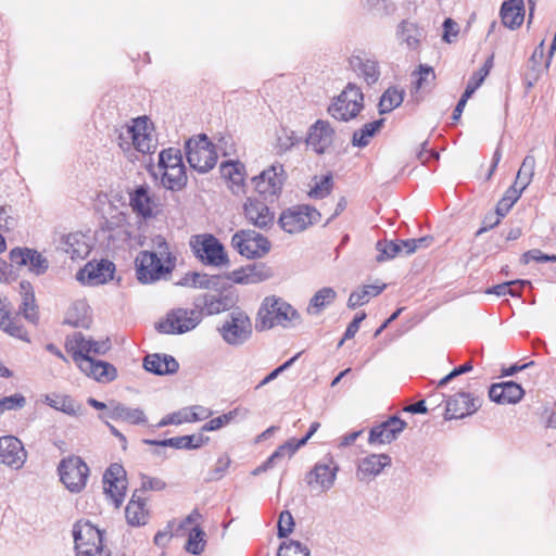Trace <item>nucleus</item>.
Here are the masks:
<instances>
[{"instance_id": "64", "label": "nucleus", "mask_w": 556, "mask_h": 556, "mask_svg": "<svg viewBox=\"0 0 556 556\" xmlns=\"http://www.w3.org/2000/svg\"><path fill=\"white\" fill-rule=\"evenodd\" d=\"M434 79V72L431 66L420 65L418 72V78L415 81L416 90L420 89L425 84H428L429 80Z\"/></svg>"}, {"instance_id": "31", "label": "nucleus", "mask_w": 556, "mask_h": 556, "mask_svg": "<svg viewBox=\"0 0 556 556\" xmlns=\"http://www.w3.org/2000/svg\"><path fill=\"white\" fill-rule=\"evenodd\" d=\"M20 294L22 303L20 313L28 321L36 324L38 321V306L36 304L35 292L29 281L23 280L20 282Z\"/></svg>"}, {"instance_id": "23", "label": "nucleus", "mask_w": 556, "mask_h": 556, "mask_svg": "<svg viewBox=\"0 0 556 556\" xmlns=\"http://www.w3.org/2000/svg\"><path fill=\"white\" fill-rule=\"evenodd\" d=\"M395 36L400 45H404L409 50H417L426 34L418 24L409 20H403L396 27Z\"/></svg>"}, {"instance_id": "33", "label": "nucleus", "mask_w": 556, "mask_h": 556, "mask_svg": "<svg viewBox=\"0 0 556 556\" xmlns=\"http://www.w3.org/2000/svg\"><path fill=\"white\" fill-rule=\"evenodd\" d=\"M143 367L155 375H168L175 374L179 365L170 355L152 354L144 357Z\"/></svg>"}, {"instance_id": "2", "label": "nucleus", "mask_w": 556, "mask_h": 556, "mask_svg": "<svg viewBox=\"0 0 556 556\" xmlns=\"http://www.w3.org/2000/svg\"><path fill=\"white\" fill-rule=\"evenodd\" d=\"M116 142L129 159L134 157V151L149 154L153 153L156 147L152 128L147 117L135 118L131 124L116 129Z\"/></svg>"}, {"instance_id": "11", "label": "nucleus", "mask_w": 556, "mask_h": 556, "mask_svg": "<svg viewBox=\"0 0 556 556\" xmlns=\"http://www.w3.org/2000/svg\"><path fill=\"white\" fill-rule=\"evenodd\" d=\"M286 173L282 164L275 163L253 178L255 190L264 200L274 201L282 190Z\"/></svg>"}, {"instance_id": "62", "label": "nucleus", "mask_w": 556, "mask_h": 556, "mask_svg": "<svg viewBox=\"0 0 556 556\" xmlns=\"http://www.w3.org/2000/svg\"><path fill=\"white\" fill-rule=\"evenodd\" d=\"M212 415V412L208 408L197 405L191 408L189 413H186L184 416V420L186 422L198 421L208 418Z\"/></svg>"}, {"instance_id": "19", "label": "nucleus", "mask_w": 556, "mask_h": 556, "mask_svg": "<svg viewBox=\"0 0 556 556\" xmlns=\"http://www.w3.org/2000/svg\"><path fill=\"white\" fill-rule=\"evenodd\" d=\"M114 268V264L106 260L97 263L89 262L77 273L76 277L84 285L99 286L112 279Z\"/></svg>"}, {"instance_id": "43", "label": "nucleus", "mask_w": 556, "mask_h": 556, "mask_svg": "<svg viewBox=\"0 0 556 556\" xmlns=\"http://www.w3.org/2000/svg\"><path fill=\"white\" fill-rule=\"evenodd\" d=\"M384 119H377L371 123L365 124L362 128L353 134L352 144L354 147L364 148L368 146L370 139L380 130Z\"/></svg>"}, {"instance_id": "40", "label": "nucleus", "mask_w": 556, "mask_h": 556, "mask_svg": "<svg viewBox=\"0 0 556 556\" xmlns=\"http://www.w3.org/2000/svg\"><path fill=\"white\" fill-rule=\"evenodd\" d=\"M336 296L337 292L332 288H321L311 299L309 304L307 306V313L309 315H318L321 311H324L336 300Z\"/></svg>"}, {"instance_id": "17", "label": "nucleus", "mask_w": 556, "mask_h": 556, "mask_svg": "<svg viewBox=\"0 0 556 556\" xmlns=\"http://www.w3.org/2000/svg\"><path fill=\"white\" fill-rule=\"evenodd\" d=\"M481 406V399L467 392H458L446 402L445 418L459 419L472 415Z\"/></svg>"}, {"instance_id": "25", "label": "nucleus", "mask_w": 556, "mask_h": 556, "mask_svg": "<svg viewBox=\"0 0 556 556\" xmlns=\"http://www.w3.org/2000/svg\"><path fill=\"white\" fill-rule=\"evenodd\" d=\"M58 249L68 254L71 258H85L90 252V247L81 232L62 235Z\"/></svg>"}, {"instance_id": "9", "label": "nucleus", "mask_w": 556, "mask_h": 556, "mask_svg": "<svg viewBox=\"0 0 556 556\" xmlns=\"http://www.w3.org/2000/svg\"><path fill=\"white\" fill-rule=\"evenodd\" d=\"M222 338L229 345H242L252 336L249 316L241 311H233L218 329Z\"/></svg>"}, {"instance_id": "32", "label": "nucleus", "mask_w": 556, "mask_h": 556, "mask_svg": "<svg viewBox=\"0 0 556 556\" xmlns=\"http://www.w3.org/2000/svg\"><path fill=\"white\" fill-rule=\"evenodd\" d=\"M391 465V457L387 454H371L363 458L358 464L357 475L359 479L378 476L383 468Z\"/></svg>"}, {"instance_id": "63", "label": "nucleus", "mask_w": 556, "mask_h": 556, "mask_svg": "<svg viewBox=\"0 0 556 556\" xmlns=\"http://www.w3.org/2000/svg\"><path fill=\"white\" fill-rule=\"evenodd\" d=\"M230 465V458L227 455L220 456L214 468L210 472V480H219Z\"/></svg>"}, {"instance_id": "38", "label": "nucleus", "mask_w": 556, "mask_h": 556, "mask_svg": "<svg viewBox=\"0 0 556 556\" xmlns=\"http://www.w3.org/2000/svg\"><path fill=\"white\" fill-rule=\"evenodd\" d=\"M218 276L210 277L201 273H187L176 285L181 287H191L199 289H213L218 285Z\"/></svg>"}, {"instance_id": "48", "label": "nucleus", "mask_w": 556, "mask_h": 556, "mask_svg": "<svg viewBox=\"0 0 556 556\" xmlns=\"http://www.w3.org/2000/svg\"><path fill=\"white\" fill-rule=\"evenodd\" d=\"M205 533L199 527H194L190 532L186 545V549L193 554L199 555L204 551Z\"/></svg>"}, {"instance_id": "56", "label": "nucleus", "mask_w": 556, "mask_h": 556, "mask_svg": "<svg viewBox=\"0 0 556 556\" xmlns=\"http://www.w3.org/2000/svg\"><path fill=\"white\" fill-rule=\"evenodd\" d=\"M237 415V410H230L226 414H223L216 418L211 419L203 427V431H215L220 429L222 427L228 425Z\"/></svg>"}, {"instance_id": "50", "label": "nucleus", "mask_w": 556, "mask_h": 556, "mask_svg": "<svg viewBox=\"0 0 556 556\" xmlns=\"http://www.w3.org/2000/svg\"><path fill=\"white\" fill-rule=\"evenodd\" d=\"M299 137L293 130L283 128L277 135L276 150L277 153L282 154L290 150L293 146L299 142Z\"/></svg>"}, {"instance_id": "36", "label": "nucleus", "mask_w": 556, "mask_h": 556, "mask_svg": "<svg viewBox=\"0 0 556 556\" xmlns=\"http://www.w3.org/2000/svg\"><path fill=\"white\" fill-rule=\"evenodd\" d=\"M350 65L368 85L375 84L380 76L378 64L374 60L356 55L351 58Z\"/></svg>"}, {"instance_id": "44", "label": "nucleus", "mask_w": 556, "mask_h": 556, "mask_svg": "<svg viewBox=\"0 0 556 556\" xmlns=\"http://www.w3.org/2000/svg\"><path fill=\"white\" fill-rule=\"evenodd\" d=\"M384 288H386V285L365 286L362 289L356 290L350 294V298L348 300V306L351 308L362 306V305L366 304L371 296H376V295L380 294Z\"/></svg>"}, {"instance_id": "15", "label": "nucleus", "mask_w": 556, "mask_h": 556, "mask_svg": "<svg viewBox=\"0 0 556 556\" xmlns=\"http://www.w3.org/2000/svg\"><path fill=\"white\" fill-rule=\"evenodd\" d=\"M103 489L109 495L115 507H118L125 497L126 491V471L119 464H112L103 475Z\"/></svg>"}, {"instance_id": "7", "label": "nucleus", "mask_w": 556, "mask_h": 556, "mask_svg": "<svg viewBox=\"0 0 556 556\" xmlns=\"http://www.w3.org/2000/svg\"><path fill=\"white\" fill-rule=\"evenodd\" d=\"M60 479L72 493H79L87 484L89 467L79 456H70L58 466Z\"/></svg>"}, {"instance_id": "1", "label": "nucleus", "mask_w": 556, "mask_h": 556, "mask_svg": "<svg viewBox=\"0 0 556 556\" xmlns=\"http://www.w3.org/2000/svg\"><path fill=\"white\" fill-rule=\"evenodd\" d=\"M154 251H141L136 257V275L141 283L167 279L176 266V256L163 237L154 239Z\"/></svg>"}, {"instance_id": "55", "label": "nucleus", "mask_w": 556, "mask_h": 556, "mask_svg": "<svg viewBox=\"0 0 556 556\" xmlns=\"http://www.w3.org/2000/svg\"><path fill=\"white\" fill-rule=\"evenodd\" d=\"M203 307L206 309L207 314L213 315L225 311L227 303L226 300L215 294H207L203 298Z\"/></svg>"}, {"instance_id": "28", "label": "nucleus", "mask_w": 556, "mask_h": 556, "mask_svg": "<svg viewBox=\"0 0 556 556\" xmlns=\"http://www.w3.org/2000/svg\"><path fill=\"white\" fill-rule=\"evenodd\" d=\"M108 416L114 420L131 425H144L147 422V417L142 409L128 407L118 402H111Z\"/></svg>"}, {"instance_id": "5", "label": "nucleus", "mask_w": 556, "mask_h": 556, "mask_svg": "<svg viewBox=\"0 0 556 556\" xmlns=\"http://www.w3.org/2000/svg\"><path fill=\"white\" fill-rule=\"evenodd\" d=\"M185 149L189 165L199 173L208 172L217 162L215 148L205 135L189 139Z\"/></svg>"}, {"instance_id": "45", "label": "nucleus", "mask_w": 556, "mask_h": 556, "mask_svg": "<svg viewBox=\"0 0 556 556\" xmlns=\"http://www.w3.org/2000/svg\"><path fill=\"white\" fill-rule=\"evenodd\" d=\"M404 99V91L396 88H388L380 98L379 113L386 114L400 106Z\"/></svg>"}, {"instance_id": "53", "label": "nucleus", "mask_w": 556, "mask_h": 556, "mask_svg": "<svg viewBox=\"0 0 556 556\" xmlns=\"http://www.w3.org/2000/svg\"><path fill=\"white\" fill-rule=\"evenodd\" d=\"M26 399L20 393L0 399V415L7 410H17L25 406Z\"/></svg>"}, {"instance_id": "24", "label": "nucleus", "mask_w": 556, "mask_h": 556, "mask_svg": "<svg viewBox=\"0 0 556 556\" xmlns=\"http://www.w3.org/2000/svg\"><path fill=\"white\" fill-rule=\"evenodd\" d=\"M78 367L86 376L102 383L111 382L117 376L116 368L112 364L104 361H96L92 357L84 359Z\"/></svg>"}, {"instance_id": "59", "label": "nucleus", "mask_w": 556, "mask_h": 556, "mask_svg": "<svg viewBox=\"0 0 556 556\" xmlns=\"http://www.w3.org/2000/svg\"><path fill=\"white\" fill-rule=\"evenodd\" d=\"M432 237H420L418 239H407L405 240L404 242V247L406 248L405 250V255H410L413 253H415L416 251H418L419 249H425V248H428L430 245V243L432 242Z\"/></svg>"}, {"instance_id": "37", "label": "nucleus", "mask_w": 556, "mask_h": 556, "mask_svg": "<svg viewBox=\"0 0 556 556\" xmlns=\"http://www.w3.org/2000/svg\"><path fill=\"white\" fill-rule=\"evenodd\" d=\"M162 170V184L166 189L180 190L187 184V175L185 165L168 166L160 168Z\"/></svg>"}, {"instance_id": "49", "label": "nucleus", "mask_w": 556, "mask_h": 556, "mask_svg": "<svg viewBox=\"0 0 556 556\" xmlns=\"http://www.w3.org/2000/svg\"><path fill=\"white\" fill-rule=\"evenodd\" d=\"M277 556H311V552L301 542L290 540L279 546Z\"/></svg>"}, {"instance_id": "13", "label": "nucleus", "mask_w": 556, "mask_h": 556, "mask_svg": "<svg viewBox=\"0 0 556 556\" xmlns=\"http://www.w3.org/2000/svg\"><path fill=\"white\" fill-rule=\"evenodd\" d=\"M320 214L308 205L293 206L282 212L279 224L289 233L303 231L307 226L318 223Z\"/></svg>"}, {"instance_id": "58", "label": "nucleus", "mask_w": 556, "mask_h": 556, "mask_svg": "<svg viewBox=\"0 0 556 556\" xmlns=\"http://www.w3.org/2000/svg\"><path fill=\"white\" fill-rule=\"evenodd\" d=\"M332 187V179L330 176H325L320 181L316 182L309 191V197L323 199L330 193Z\"/></svg>"}, {"instance_id": "8", "label": "nucleus", "mask_w": 556, "mask_h": 556, "mask_svg": "<svg viewBox=\"0 0 556 556\" xmlns=\"http://www.w3.org/2000/svg\"><path fill=\"white\" fill-rule=\"evenodd\" d=\"M190 247L198 258L204 264L224 266L228 264V257L223 244L212 235L193 236Z\"/></svg>"}, {"instance_id": "47", "label": "nucleus", "mask_w": 556, "mask_h": 556, "mask_svg": "<svg viewBox=\"0 0 556 556\" xmlns=\"http://www.w3.org/2000/svg\"><path fill=\"white\" fill-rule=\"evenodd\" d=\"M535 167V159L532 155H527L516 176V185L521 187V190H525L531 182Z\"/></svg>"}, {"instance_id": "16", "label": "nucleus", "mask_w": 556, "mask_h": 556, "mask_svg": "<svg viewBox=\"0 0 556 556\" xmlns=\"http://www.w3.org/2000/svg\"><path fill=\"white\" fill-rule=\"evenodd\" d=\"M27 459V452L21 440L14 435L0 437V462L12 469H21Z\"/></svg>"}, {"instance_id": "4", "label": "nucleus", "mask_w": 556, "mask_h": 556, "mask_svg": "<svg viewBox=\"0 0 556 556\" xmlns=\"http://www.w3.org/2000/svg\"><path fill=\"white\" fill-rule=\"evenodd\" d=\"M364 96L359 87L349 83L344 90L336 98L328 108L330 115L338 119L348 122L358 115L364 108Z\"/></svg>"}, {"instance_id": "54", "label": "nucleus", "mask_w": 556, "mask_h": 556, "mask_svg": "<svg viewBox=\"0 0 556 556\" xmlns=\"http://www.w3.org/2000/svg\"><path fill=\"white\" fill-rule=\"evenodd\" d=\"M294 527V520L289 510H283L279 515L278 526H277V535L278 538H287L292 531Z\"/></svg>"}, {"instance_id": "6", "label": "nucleus", "mask_w": 556, "mask_h": 556, "mask_svg": "<svg viewBox=\"0 0 556 556\" xmlns=\"http://www.w3.org/2000/svg\"><path fill=\"white\" fill-rule=\"evenodd\" d=\"M77 556H97L102 552V532L89 521H77L73 527Z\"/></svg>"}, {"instance_id": "29", "label": "nucleus", "mask_w": 556, "mask_h": 556, "mask_svg": "<svg viewBox=\"0 0 556 556\" xmlns=\"http://www.w3.org/2000/svg\"><path fill=\"white\" fill-rule=\"evenodd\" d=\"M502 23L510 28L516 29L520 27L525 20V3L523 0H506L501 7Z\"/></svg>"}, {"instance_id": "27", "label": "nucleus", "mask_w": 556, "mask_h": 556, "mask_svg": "<svg viewBox=\"0 0 556 556\" xmlns=\"http://www.w3.org/2000/svg\"><path fill=\"white\" fill-rule=\"evenodd\" d=\"M208 441V438H204L202 434H191V435H181L175 437L165 440H150L143 439L142 443L147 445H154L157 447H174L177 450L181 448H198L201 447L205 442Z\"/></svg>"}, {"instance_id": "10", "label": "nucleus", "mask_w": 556, "mask_h": 556, "mask_svg": "<svg viewBox=\"0 0 556 556\" xmlns=\"http://www.w3.org/2000/svg\"><path fill=\"white\" fill-rule=\"evenodd\" d=\"M231 244L242 256L257 258L266 255L270 243L266 237L254 230H240L232 236Z\"/></svg>"}, {"instance_id": "14", "label": "nucleus", "mask_w": 556, "mask_h": 556, "mask_svg": "<svg viewBox=\"0 0 556 556\" xmlns=\"http://www.w3.org/2000/svg\"><path fill=\"white\" fill-rule=\"evenodd\" d=\"M339 468L331 457H326L316 463L305 477V481L313 490L319 492L329 491L336 481Z\"/></svg>"}, {"instance_id": "26", "label": "nucleus", "mask_w": 556, "mask_h": 556, "mask_svg": "<svg viewBox=\"0 0 556 556\" xmlns=\"http://www.w3.org/2000/svg\"><path fill=\"white\" fill-rule=\"evenodd\" d=\"M523 394L522 388L514 381L492 384L489 390L491 401L498 404H515L522 399Z\"/></svg>"}, {"instance_id": "42", "label": "nucleus", "mask_w": 556, "mask_h": 556, "mask_svg": "<svg viewBox=\"0 0 556 556\" xmlns=\"http://www.w3.org/2000/svg\"><path fill=\"white\" fill-rule=\"evenodd\" d=\"M45 401L49 406L70 416H78L81 414V405L77 404L68 395H47Z\"/></svg>"}, {"instance_id": "52", "label": "nucleus", "mask_w": 556, "mask_h": 556, "mask_svg": "<svg viewBox=\"0 0 556 556\" xmlns=\"http://www.w3.org/2000/svg\"><path fill=\"white\" fill-rule=\"evenodd\" d=\"M365 7L375 15H390L394 12L391 0H365Z\"/></svg>"}, {"instance_id": "3", "label": "nucleus", "mask_w": 556, "mask_h": 556, "mask_svg": "<svg viewBox=\"0 0 556 556\" xmlns=\"http://www.w3.org/2000/svg\"><path fill=\"white\" fill-rule=\"evenodd\" d=\"M300 318L299 313L289 303L275 295L264 299L256 317L258 331L271 329L276 326L287 327Z\"/></svg>"}, {"instance_id": "46", "label": "nucleus", "mask_w": 556, "mask_h": 556, "mask_svg": "<svg viewBox=\"0 0 556 556\" xmlns=\"http://www.w3.org/2000/svg\"><path fill=\"white\" fill-rule=\"evenodd\" d=\"M526 285H530V281H528V280L507 281V282L496 285V286L488 289L485 292L488 294H495L497 296H503L506 294H509L511 296H519L520 289Z\"/></svg>"}, {"instance_id": "61", "label": "nucleus", "mask_w": 556, "mask_h": 556, "mask_svg": "<svg viewBox=\"0 0 556 556\" xmlns=\"http://www.w3.org/2000/svg\"><path fill=\"white\" fill-rule=\"evenodd\" d=\"M140 479H141V488H140V490H138L139 493L141 491H148V490L149 491H161V490L165 489V486H166V483L160 478L141 475Z\"/></svg>"}, {"instance_id": "20", "label": "nucleus", "mask_w": 556, "mask_h": 556, "mask_svg": "<svg viewBox=\"0 0 556 556\" xmlns=\"http://www.w3.org/2000/svg\"><path fill=\"white\" fill-rule=\"evenodd\" d=\"M10 260L18 266H28L36 276L45 274L49 268L48 260L38 251L28 248H15L10 251Z\"/></svg>"}, {"instance_id": "60", "label": "nucleus", "mask_w": 556, "mask_h": 556, "mask_svg": "<svg viewBox=\"0 0 556 556\" xmlns=\"http://www.w3.org/2000/svg\"><path fill=\"white\" fill-rule=\"evenodd\" d=\"M530 261L535 262H556V255H548L539 249H533L525 252L521 256V262L528 264Z\"/></svg>"}, {"instance_id": "57", "label": "nucleus", "mask_w": 556, "mask_h": 556, "mask_svg": "<svg viewBox=\"0 0 556 556\" xmlns=\"http://www.w3.org/2000/svg\"><path fill=\"white\" fill-rule=\"evenodd\" d=\"M486 76L488 68H480L472 74L464 91L466 98H470L475 93V91L482 85Z\"/></svg>"}, {"instance_id": "41", "label": "nucleus", "mask_w": 556, "mask_h": 556, "mask_svg": "<svg viewBox=\"0 0 556 556\" xmlns=\"http://www.w3.org/2000/svg\"><path fill=\"white\" fill-rule=\"evenodd\" d=\"M405 240L393 241V240H382L378 241L376 244V249L379 252L377 255V262H386L389 260H393L396 256L405 255L406 248L403 245Z\"/></svg>"}, {"instance_id": "35", "label": "nucleus", "mask_w": 556, "mask_h": 556, "mask_svg": "<svg viewBox=\"0 0 556 556\" xmlns=\"http://www.w3.org/2000/svg\"><path fill=\"white\" fill-rule=\"evenodd\" d=\"M90 338L81 332H75L66 339L65 348L72 354L73 361L80 365L84 359L90 358Z\"/></svg>"}, {"instance_id": "12", "label": "nucleus", "mask_w": 556, "mask_h": 556, "mask_svg": "<svg viewBox=\"0 0 556 556\" xmlns=\"http://www.w3.org/2000/svg\"><path fill=\"white\" fill-rule=\"evenodd\" d=\"M201 319V309L177 308L172 311L164 321L159 323L156 328L164 333H185L194 329Z\"/></svg>"}, {"instance_id": "39", "label": "nucleus", "mask_w": 556, "mask_h": 556, "mask_svg": "<svg viewBox=\"0 0 556 556\" xmlns=\"http://www.w3.org/2000/svg\"><path fill=\"white\" fill-rule=\"evenodd\" d=\"M271 276L268 268L262 266L249 267L248 269L235 270L231 274V279L236 283H255L265 280Z\"/></svg>"}, {"instance_id": "34", "label": "nucleus", "mask_w": 556, "mask_h": 556, "mask_svg": "<svg viewBox=\"0 0 556 556\" xmlns=\"http://www.w3.org/2000/svg\"><path fill=\"white\" fill-rule=\"evenodd\" d=\"M129 204L131 210L142 218H149L153 215L154 202L144 186H139L130 193Z\"/></svg>"}, {"instance_id": "18", "label": "nucleus", "mask_w": 556, "mask_h": 556, "mask_svg": "<svg viewBox=\"0 0 556 556\" xmlns=\"http://www.w3.org/2000/svg\"><path fill=\"white\" fill-rule=\"evenodd\" d=\"M334 129L328 121L318 119L308 129L306 143L316 153H325L333 143Z\"/></svg>"}, {"instance_id": "51", "label": "nucleus", "mask_w": 556, "mask_h": 556, "mask_svg": "<svg viewBox=\"0 0 556 556\" xmlns=\"http://www.w3.org/2000/svg\"><path fill=\"white\" fill-rule=\"evenodd\" d=\"M182 156L179 150L169 148L163 150L159 155V168L182 165Z\"/></svg>"}, {"instance_id": "22", "label": "nucleus", "mask_w": 556, "mask_h": 556, "mask_svg": "<svg viewBox=\"0 0 556 556\" xmlns=\"http://www.w3.org/2000/svg\"><path fill=\"white\" fill-rule=\"evenodd\" d=\"M406 422L396 416L390 417L388 420L371 428L368 442L370 444H386L394 441L399 434L405 429Z\"/></svg>"}, {"instance_id": "30", "label": "nucleus", "mask_w": 556, "mask_h": 556, "mask_svg": "<svg viewBox=\"0 0 556 556\" xmlns=\"http://www.w3.org/2000/svg\"><path fill=\"white\" fill-rule=\"evenodd\" d=\"M125 517L128 525L132 527L144 526L149 520L147 504L141 498L138 490L134 492L131 500L126 506Z\"/></svg>"}, {"instance_id": "21", "label": "nucleus", "mask_w": 556, "mask_h": 556, "mask_svg": "<svg viewBox=\"0 0 556 556\" xmlns=\"http://www.w3.org/2000/svg\"><path fill=\"white\" fill-rule=\"evenodd\" d=\"M243 212L248 222L261 229L268 228L274 223V213L262 200L248 198L243 205Z\"/></svg>"}]
</instances>
